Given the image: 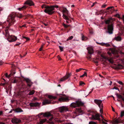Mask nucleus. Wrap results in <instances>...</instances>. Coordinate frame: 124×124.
I'll use <instances>...</instances> for the list:
<instances>
[{
	"label": "nucleus",
	"instance_id": "obj_38",
	"mask_svg": "<svg viewBox=\"0 0 124 124\" xmlns=\"http://www.w3.org/2000/svg\"><path fill=\"white\" fill-rule=\"evenodd\" d=\"M73 38V37L72 36H71L70 37H69L67 40V41H68L72 39Z\"/></svg>",
	"mask_w": 124,
	"mask_h": 124
},
{
	"label": "nucleus",
	"instance_id": "obj_27",
	"mask_svg": "<svg viewBox=\"0 0 124 124\" xmlns=\"http://www.w3.org/2000/svg\"><path fill=\"white\" fill-rule=\"evenodd\" d=\"M54 118L53 117H52L51 118L49 119V121L48 122V123H51V124H53L54 123V122L53 121H52V120L54 119Z\"/></svg>",
	"mask_w": 124,
	"mask_h": 124
},
{
	"label": "nucleus",
	"instance_id": "obj_42",
	"mask_svg": "<svg viewBox=\"0 0 124 124\" xmlns=\"http://www.w3.org/2000/svg\"><path fill=\"white\" fill-rule=\"evenodd\" d=\"M117 82L119 84L122 85H123V83L121 81H117Z\"/></svg>",
	"mask_w": 124,
	"mask_h": 124
},
{
	"label": "nucleus",
	"instance_id": "obj_19",
	"mask_svg": "<svg viewBox=\"0 0 124 124\" xmlns=\"http://www.w3.org/2000/svg\"><path fill=\"white\" fill-rule=\"evenodd\" d=\"M46 120V119H40L39 120V121L37 123V124H43Z\"/></svg>",
	"mask_w": 124,
	"mask_h": 124
},
{
	"label": "nucleus",
	"instance_id": "obj_61",
	"mask_svg": "<svg viewBox=\"0 0 124 124\" xmlns=\"http://www.w3.org/2000/svg\"><path fill=\"white\" fill-rule=\"evenodd\" d=\"M112 111H114V112L115 111V110H114V108H113V107H112Z\"/></svg>",
	"mask_w": 124,
	"mask_h": 124
},
{
	"label": "nucleus",
	"instance_id": "obj_44",
	"mask_svg": "<svg viewBox=\"0 0 124 124\" xmlns=\"http://www.w3.org/2000/svg\"><path fill=\"white\" fill-rule=\"evenodd\" d=\"M47 7V6H46L45 5H43L41 7H42V8H45V9H46Z\"/></svg>",
	"mask_w": 124,
	"mask_h": 124
},
{
	"label": "nucleus",
	"instance_id": "obj_28",
	"mask_svg": "<svg viewBox=\"0 0 124 124\" xmlns=\"http://www.w3.org/2000/svg\"><path fill=\"white\" fill-rule=\"evenodd\" d=\"M26 8V7L25 6H24L21 8H18V9L19 11H21L23 9Z\"/></svg>",
	"mask_w": 124,
	"mask_h": 124
},
{
	"label": "nucleus",
	"instance_id": "obj_15",
	"mask_svg": "<svg viewBox=\"0 0 124 124\" xmlns=\"http://www.w3.org/2000/svg\"><path fill=\"white\" fill-rule=\"evenodd\" d=\"M87 49L88 51V53L90 54H93V48L91 46H89L87 48Z\"/></svg>",
	"mask_w": 124,
	"mask_h": 124
},
{
	"label": "nucleus",
	"instance_id": "obj_5",
	"mask_svg": "<svg viewBox=\"0 0 124 124\" xmlns=\"http://www.w3.org/2000/svg\"><path fill=\"white\" fill-rule=\"evenodd\" d=\"M100 116L103 118V116L101 115H99L97 113L95 115H92L91 118L93 120H100Z\"/></svg>",
	"mask_w": 124,
	"mask_h": 124
},
{
	"label": "nucleus",
	"instance_id": "obj_52",
	"mask_svg": "<svg viewBox=\"0 0 124 124\" xmlns=\"http://www.w3.org/2000/svg\"><path fill=\"white\" fill-rule=\"evenodd\" d=\"M113 89H115L116 90H118V91H119V90L118 88L116 87H114Z\"/></svg>",
	"mask_w": 124,
	"mask_h": 124
},
{
	"label": "nucleus",
	"instance_id": "obj_54",
	"mask_svg": "<svg viewBox=\"0 0 124 124\" xmlns=\"http://www.w3.org/2000/svg\"><path fill=\"white\" fill-rule=\"evenodd\" d=\"M113 7H108V8H106V9L107 10L109 9H110V8H112Z\"/></svg>",
	"mask_w": 124,
	"mask_h": 124
},
{
	"label": "nucleus",
	"instance_id": "obj_35",
	"mask_svg": "<svg viewBox=\"0 0 124 124\" xmlns=\"http://www.w3.org/2000/svg\"><path fill=\"white\" fill-rule=\"evenodd\" d=\"M124 116V110L121 111V112L120 116L122 117Z\"/></svg>",
	"mask_w": 124,
	"mask_h": 124
},
{
	"label": "nucleus",
	"instance_id": "obj_11",
	"mask_svg": "<svg viewBox=\"0 0 124 124\" xmlns=\"http://www.w3.org/2000/svg\"><path fill=\"white\" fill-rule=\"evenodd\" d=\"M24 80L27 83L28 86L30 87L32 85L33 83L31 82V80L29 78H25Z\"/></svg>",
	"mask_w": 124,
	"mask_h": 124
},
{
	"label": "nucleus",
	"instance_id": "obj_59",
	"mask_svg": "<svg viewBox=\"0 0 124 124\" xmlns=\"http://www.w3.org/2000/svg\"><path fill=\"white\" fill-rule=\"evenodd\" d=\"M2 63H3V62H2V61H0V65H2Z\"/></svg>",
	"mask_w": 124,
	"mask_h": 124
},
{
	"label": "nucleus",
	"instance_id": "obj_30",
	"mask_svg": "<svg viewBox=\"0 0 124 124\" xmlns=\"http://www.w3.org/2000/svg\"><path fill=\"white\" fill-rule=\"evenodd\" d=\"M35 92V91L34 90H32L29 93V95H31L33 94Z\"/></svg>",
	"mask_w": 124,
	"mask_h": 124
},
{
	"label": "nucleus",
	"instance_id": "obj_26",
	"mask_svg": "<svg viewBox=\"0 0 124 124\" xmlns=\"http://www.w3.org/2000/svg\"><path fill=\"white\" fill-rule=\"evenodd\" d=\"M100 110V112L101 114H102L103 113V104H102L101 106V107L100 108H99Z\"/></svg>",
	"mask_w": 124,
	"mask_h": 124
},
{
	"label": "nucleus",
	"instance_id": "obj_20",
	"mask_svg": "<svg viewBox=\"0 0 124 124\" xmlns=\"http://www.w3.org/2000/svg\"><path fill=\"white\" fill-rule=\"evenodd\" d=\"M40 104L38 102L35 103H30V105L31 107H38L39 106Z\"/></svg>",
	"mask_w": 124,
	"mask_h": 124
},
{
	"label": "nucleus",
	"instance_id": "obj_41",
	"mask_svg": "<svg viewBox=\"0 0 124 124\" xmlns=\"http://www.w3.org/2000/svg\"><path fill=\"white\" fill-rule=\"evenodd\" d=\"M18 17L20 18L22 17L23 16L22 15V14H19L18 15Z\"/></svg>",
	"mask_w": 124,
	"mask_h": 124
},
{
	"label": "nucleus",
	"instance_id": "obj_47",
	"mask_svg": "<svg viewBox=\"0 0 124 124\" xmlns=\"http://www.w3.org/2000/svg\"><path fill=\"white\" fill-rule=\"evenodd\" d=\"M63 25L66 28H67L69 26V25H66V24L64 23L63 24Z\"/></svg>",
	"mask_w": 124,
	"mask_h": 124
},
{
	"label": "nucleus",
	"instance_id": "obj_4",
	"mask_svg": "<svg viewBox=\"0 0 124 124\" xmlns=\"http://www.w3.org/2000/svg\"><path fill=\"white\" fill-rule=\"evenodd\" d=\"M84 103L82 102L81 101L78 100L75 102L72 103L71 104V106L74 108H75L82 105Z\"/></svg>",
	"mask_w": 124,
	"mask_h": 124
},
{
	"label": "nucleus",
	"instance_id": "obj_25",
	"mask_svg": "<svg viewBox=\"0 0 124 124\" xmlns=\"http://www.w3.org/2000/svg\"><path fill=\"white\" fill-rule=\"evenodd\" d=\"M16 111L18 113L23 112L22 110L20 108H18L16 109Z\"/></svg>",
	"mask_w": 124,
	"mask_h": 124
},
{
	"label": "nucleus",
	"instance_id": "obj_60",
	"mask_svg": "<svg viewBox=\"0 0 124 124\" xmlns=\"http://www.w3.org/2000/svg\"><path fill=\"white\" fill-rule=\"evenodd\" d=\"M25 25H23L22 26H21L20 27L21 28H22V27H25Z\"/></svg>",
	"mask_w": 124,
	"mask_h": 124
},
{
	"label": "nucleus",
	"instance_id": "obj_3",
	"mask_svg": "<svg viewBox=\"0 0 124 124\" xmlns=\"http://www.w3.org/2000/svg\"><path fill=\"white\" fill-rule=\"evenodd\" d=\"M62 9L61 12L63 13V19L67 20H69L68 17L64 14H66V15H68V11L66 8H63Z\"/></svg>",
	"mask_w": 124,
	"mask_h": 124
},
{
	"label": "nucleus",
	"instance_id": "obj_39",
	"mask_svg": "<svg viewBox=\"0 0 124 124\" xmlns=\"http://www.w3.org/2000/svg\"><path fill=\"white\" fill-rule=\"evenodd\" d=\"M59 48L60 50L61 51H63V47H62L61 46H59Z\"/></svg>",
	"mask_w": 124,
	"mask_h": 124
},
{
	"label": "nucleus",
	"instance_id": "obj_34",
	"mask_svg": "<svg viewBox=\"0 0 124 124\" xmlns=\"http://www.w3.org/2000/svg\"><path fill=\"white\" fill-rule=\"evenodd\" d=\"M116 95L118 98L119 99H121L122 98L123 96L117 94H116Z\"/></svg>",
	"mask_w": 124,
	"mask_h": 124
},
{
	"label": "nucleus",
	"instance_id": "obj_56",
	"mask_svg": "<svg viewBox=\"0 0 124 124\" xmlns=\"http://www.w3.org/2000/svg\"><path fill=\"white\" fill-rule=\"evenodd\" d=\"M57 58L59 60H61V58L59 55H58L57 56Z\"/></svg>",
	"mask_w": 124,
	"mask_h": 124
},
{
	"label": "nucleus",
	"instance_id": "obj_17",
	"mask_svg": "<svg viewBox=\"0 0 124 124\" xmlns=\"http://www.w3.org/2000/svg\"><path fill=\"white\" fill-rule=\"evenodd\" d=\"M102 57L103 59H106L108 60L110 63H114V61L112 58H110L109 59L107 57L104 56H102Z\"/></svg>",
	"mask_w": 124,
	"mask_h": 124
},
{
	"label": "nucleus",
	"instance_id": "obj_51",
	"mask_svg": "<svg viewBox=\"0 0 124 124\" xmlns=\"http://www.w3.org/2000/svg\"><path fill=\"white\" fill-rule=\"evenodd\" d=\"M86 38V37H84L83 35L82 37V40H84L85 39V38Z\"/></svg>",
	"mask_w": 124,
	"mask_h": 124
},
{
	"label": "nucleus",
	"instance_id": "obj_36",
	"mask_svg": "<svg viewBox=\"0 0 124 124\" xmlns=\"http://www.w3.org/2000/svg\"><path fill=\"white\" fill-rule=\"evenodd\" d=\"M87 75V74L86 72H84V74H83L81 76H80V77H82L84 76H86Z\"/></svg>",
	"mask_w": 124,
	"mask_h": 124
},
{
	"label": "nucleus",
	"instance_id": "obj_55",
	"mask_svg": "<svg viewBox=\"0 0 124 124\" xmlns=\"http://www.w3.org/2000/svg\"><path fill=\"white\" fill-rule=\"evenodd\" d=\"M93 91V90H92V91L90 92H89L88 93L87 92V94H86L85 95H87V96L88 94H89L90 93H91Z\"/></svg>",
	"mask_w": 124,
	"mask_h": 124
},
{
	"label": "nucleus",
	"instance_id": "obj_57",
	"mask_svg": "<svg viewBox=\"0 0 124 124\" xmlns=\"http://www.w3.org/2000/svg\"><path fill=\"white\" fill-rule=\"evenodd\" d=\"M17 81L16 80H14L13 81V83H16Z\"/></svg>",
	"mask_w": 124,
	"mask_h": 124
},
{
	"label": "nucleus",
	"instance_id": "obj_2",
	"mask_svg": "<svg viewBox=\"0 0 124 124\" xmlns=\"http://www.w3.org/2000/svg\"><path fill=\"white\" fill-rule=\"evenodd\" d=\"M54 8L52 7V6L50 7L47 6L44 10V11L49 15H51L54 13Z\"/></svg>",
	"mask_w": 124,
	"mask_h": 124
},
{
	"label": "nucleus",
	"instance_id": "obj_22",
	"mask_svg": "<svg viewBox=\"0 0 124 124\" xmlns=\"http://www.w3.org/2000/svg\"><path fill=\"white\" fill-rule=\"evenodd\" d=\"M113 19L112 18H111L108 19L107 20H105V23L106 24H109L110 23H111V20H112Z\"/></svg>",
	"mask_w": 124,
	"mask_h": 124
},
{
	"label": "nucleus",
	"instance_id": "obj_43",
	"mask_svg": "<svg viewBox=\"0 0 124 124\" xmlns=\"http://www.w3.org/2000/svg\"><path fill=\"white\" fill-rule=\"evenodd\" d=\"M45 44H43V45H42L41 46V47L39 48V51H41L42 50V48L43 47V46H44V45Z\"/></svg>",
	"mask_w": 124,
	"mask_h": 124
},
{
	"label": "nucleus",
	"instance_id": "obj_45",
	"mask_svg": "<svg viewBox=\"0 0 124 124\" xmlns=\"http://www.w3.org/2000/svg\"><path fill=\"white\" fill-rule=\"evenodd\" d=\"M115 16H116V17H117L118 18H120V16H119V15L118 14H116L115 15Z\"/></svg>",
	"mask_w": 124,
	"mask_h": 124
},
{
	"label": "nucleus",
	"instance_id": "obj_13",
	"mask_svg": "<svg viewBox=\"0 0 124 124\" xmlns=\"http://www.w3.org/2000/svg\"><path fill=\"white\" fill-rule=\"evenodd\" d=\"M70 73H68L64 77L62 78L60 80V81H65L66 79L68 78L70 76Z\"/></svg>",
	"mask_w": 124,
	"mask_h": 124
},
{
	"label": "nucleus",
	"instance_id": "obj_16",
	"mask_svg": "<svg viewBox=\"0 0 124 124\" xmlns=\"http://www.w3.org/2000/svg\"><path fill=\"white\" fill-rule=\"evenodd\" d=\"M121 120L119 118L114 120L112 122V124H117L121 122Z\"/></svg>",
	"mask_w": 124,
	"mask_h": 124
},
{
	"label": "nucleus",
	"instance_id": "obj_18",
	"mask_svg": "<svg viewBox=\"0 0 124 124\" xmlns=\"http://www.w3.org/2000/svg\"><path fill=\"white\" fill-rule=\"evenodd\" d=\"M24 4H27L29 6H31L34 5L32 1L30 0H28L25 2Z\"/></svg>",
	"mask_w": 124,
	"mask_h": 124
},
{
	"label": "nucleus",
	"instance_id": "obj_1",
	"mask_svg": "<svg viewBox=\"0 0 124 124\" xmlns=\"http://www.w3.org/2000/svg\"><path fill=\"white\" fill-rule=\"evenodd\" d=\"M16 16V15L15 13H13L10 14L8 17L7 21L9 22V24L11 25L14 23L15 18Z\"/></svg>",
	"mask_w": 124,
	"mask_h": 124
},
{
	"label": "nucleus",
	"instance_id": "obj_37",
	"mask_svg": "<svg viewBox=\"0 0 124 124\" xmlns=\"http://www.w3.org/2000/svg\"><path fill=\"white\" fill-rule=\"evenodd\" d=\"M96 43L98 44H100L102 46H105V43H99L97 42H96Z\"/></svg>",
	"mask_w": 124,
	"mask_h": 124
},
{
	"label": "nucleus",
	"instance_id": "obj_24",
	"mask_svg": "<svg viewBox=\"0 0 124 124\" xmlns=\"http://www.w3.org/2000/svg\"><path fill=\"white\" fill-rule=\"evenodd\" d=\"M48 98L50 99H55L56 98V97L55 96H53L51 95H49L48 96Z\"/></svg>",
	"mask_w": 124,
	"mask_h": 124
},
{
	"label": "nucleus",
	"instance_id": "obj_9",
	"mask_svg": "<svg viewBox=\"0 0 124 124\" xmlns=\"http://www.w3.org/2000/svg\"><path fill=\"white\" fill-rule=\"evenodd\" d=\"M59 110L61 112H64L68 111L67 107L65 106H62L59 108Z\"/></svg>",
	"mask_w": 124,
	"mask_h": 124
},
{
	"label": "nucleus",
	"instance_id": "obj_53",
	"mask_svg": "<svg viewBox=\"0 0 124 124\" xmlns=\"http://www.w3.org/2000/svg\"><path fill=\"white\" fill-rule=\"evenodd\" d=\"M107 46H110V45L108 43H105V45Z\"/></svg>",
	"mask_w": 124,
	"mask_h": 124
},
{
	"label": "nucleus",
	"instance_id": "obj_62",
	"mask_svg": "<svg viewBox=\"0 0 124 124\" xmlns=\"http://www.w3.org/2000/svg\"><path fill=\"white\" fill-rule=\"evenodd\" d=\"M108 54L110 55L111 54L109 52H108Z\"/></svg>",
	"mask_w": 124,
	"mask_h": 124
},
{
	"label": "nucleus",
	"instance_id": "obj_48",
	"mask_svg": "<svg viewBox=\"0 0 124 124\" xmlns=\"http://www.w3.org/2000/svg\"><path fill=\"white\" fill-rule=\"evenodd\" d=\"M52 7H53L54 9V8H57L58 7V6L57 5H54L52 6Z\"/></svg>",
	"mask_w": 124,
	"mask_h": 124
},
{
	"label": "nucleus",
	"instance_id": "obj_12",
	"mask_svg": "<svg viewBox=\"0 0 124 124\" xmlns=\"http://www.w3.org/2000/svg\"><path fill=\"white\" fill-rule=\"evenodd\" d=\"M94 102L95 103L98 105L99 108H100L102 104H103L102 103V101L100 100L95 99L94 100Z\"/></svg>",
	"mask_w": 124,
	"mask_h": 124
},
{
	"label": "nucleus",
	"instance_id": "obj_40",
	"mask_svg": "<svg viewBox=\"0 0 124 124\" xmlns=\"http://www.w3.org/2000/svg\"><path fill=\"white\" fill-rule=\"evenodd\" d=\"M83 69L82 68H80L79 69H77L76 70V72H78L80 71L81 70H83Z\"/></svg>",
	"mask_w": 124,
	"mask_h": 124
},
{
	"label": "nucleus",
	"instance_id": "obj_50",
	"mask_svg": "<svg viewBox=\"0 0 124 124\" xmlns=\"http://www.w3.org/2000/svg\"><path fill=\"white\" fill-rule=\"evenodd\" d=\"M106 6H107L106 5L103 4L102 6L101 7L102 8H105L106 7Z\"/></svg>",
	"mask_w": 124,
	"mask_h": 124
},
{
	"label": "nucleus",
	"instance_id": "obj_7",
	"mask_svg": "<svg viewBox=\"0 0 124 124\" xmlns=\"http://www.w3.org/2000/svg\"><path fill=\"white\" fill-rule=\"evenodd\" d=\"M8 38L9 39H10V40H8L10 42L15 41L17 39L16 37L13 35L9 36V37H8Z\"/></svg>",
	"mask_w": 124,
	"mask_h": 124
},
{
	"label": "nucleus",
	"instance_id": "obj_63",
	"mask_svg": "<svg viewBox=\"0 0 124 124\" xmlns=\"http://www.w3.org/2000/svg\"><path fill=\"white\" fill-rule=\"evenodd\" d=\"M87 93L86 92H85V93H84L85 95V96L86 97L87 96V95H85L87 94V93Z\"/></svg>",
	"mask_w": 124,
	"mask_h": 124
},
{
	"label": "nucleus",
	"instance_id": "obj_64",
	"mask_svg": "<svg viewBox=\"0 0 124 124\" xmlns=\"http://www.w3.org/2000/svg\"><path fill=\"white\" fill-rule=\"evenodd\" d=\"M3 113V112L2 111H0V115H1Z\"/></svg>",
	"mask_w": 124,
	"mask_h": 124
},
{
	"label": "nucleus",
	"instance_id": "obj_14",
	"mask_svg": "<svg viewBox=\"0 0 124 124\" xmlns=\"http://www.w3.org/2000/svg\"><path fill=\"white\" fill-rule=\"evenodd\" d=\"M59 101H68V98L65 96H62L59 98L58 100Z\"/></svg>",
	"mask_w": 124,
	"mask_h": 124
},
{
	"label": "nucleus",
	"instance_id": "obj_33",
	"mask_svg": "<svg viewBox=\"0 0 124 124\" xmlns=\"http://www.w3.org/2000/svg\"><path fill=\"white\" fill-rule=\"evenodd\" d=\"M76 111L80 113H81L82 112L81 109L79 108H76Z\"/></svg>",
	"mask_w": 124,
	"mask_h": 124
},
{
	"label": "nucleus",
	"instance_id": "obj_31",
	"mask_svg": "<svg viewBox=\"0 0 124 124\" xmlns=\"http://www.w3.org/2000/svg\"><path fill=\"white\" fill-rule=\"evenodd\" d=\"M117 68L118 69H122L123 68V66L121 64H119L117 66Z\"/></svg>",
	"mask_w": 124,
	"mask_h": 124
},
{
	"label": "nucleus",
	"instance_id": "obj_29",
	"mask_svg": "<svg viewBox=\"0 0 124 124\" xmlns=\"http://www.w3.org/2000/svg\"><path fill=\"white\" fill-rule=\"evenodd\" d=\"M13 74L12 73H11L9 75H8V74L7 73H6L5 74V76L6 77H8V78H9L11 76L13 75Z\"/></svg>",
	"mask_w": 124,
	"mask_h": 124
},
{
	"label": "nucleus",
	"instance_id": "obj_8",
	"mask_svg": "<svg viewBox=\"0 0 124 124\" xmlns=\"http://www.w3.org/2000/svg\"><path fill=\"white\" fill-rule=\"evenodd\" d=\"M12 122L14 124H17L20 123L21 120L19 118H13L12 120Z\"/></svg>",
	"mask_w": 124,
	"mask_h": 124
},
{
	"label": "nucleus",
	"instance_id": "obj_46",
	"mask_svg": "<svg viewBox=\"0 0 124 124\" xmlns=\"http://www.w3.org/2000/svg\"><path fill=\"white\" fill-rule=\"evenodd\" d=\"M102 118V121L103 123L104 124H107V123L103 121V120H104L105 121H106V120L103 118V117Z\"/></svg>",
	"mask_w": 124,
	"mask_h": 124
},
{
	"label": "nucleus",
	"instance_id": "obj_23",
	"mask_svg": "<svg viewBox=\"0 0 124 124\" xmlns=\"http://www.w3.org/2000/svg\"><path fill=\"white\" fill-rule=\"evenodd\" d=\"M115 39L116 41H120L121 40V39L120 36H118L116 37L115 38Z\"/></svg>",
	"mask_w": 124,
	"mask_h": 124
},
{
	"label": "nucleus",
	"instance_id": "obj_58",
	"mask_svg": "<svg viewBox=\"0 0 124 124\" xmlns=\"http://www.w3.org/2000/svg\"><path fill=\"white\" fill-rule=\"evenodd\" d=\"M97 3L96 2H95L94 3H93V5L91 6V7H93V6L95 4Z\"/></svg>",
	"mask_w": 124,
	"mask_h": 124
},
{
	"label": "nucleus",
	"instance_id": "obj_49",
	"mask_svg": "<svg viewBox=\"0 0 124 124\" xmlns=\"http://www.w3.org/2000/svg\"><path fill=\"white\" fill-rule=\"evenodd\" d=\"M83 84H85V83L81 81L80 82V85H82Z\"/></svg>",
	"mask_w": 124,
	"mask_h": 124
},
{
	"label": "nucleus",
	"instance_id": "obj_32",
	"mask_svg": "<svg viewBox=\"0 0 124 124\" xmlns=\"http://www.w3.org/2000/svg\"><path fill=\"white\" fill-rule=\"evenodd\" d=\"M5 32L6 34V36H7L8 37H9V36H10L9 35V34L8 33V29H7L5 30Z\"/></svg>",
	"mask_w": 124,
	"mask_h": 124
},
{
	"label": "nucleus",
	"instance_id": "obj_6",
	"mask_svg": "<svg viewBox=\"0 0 124 124\" xmlns=\"http://www.w3.org/2000/svg\"><path fill=\"white\" fill-rule=\"evenodd\" d=\"M43 114V116L44 117H48L50 116H51L52 115V114H51L50 112H47L44 113H40L37 115V116H38L39 118H40V116Z\"/></svg>",
	"mask_w": 124,
	"mask_h": 124
},
{
	"label": "nucleus",
	"instance_id": "obj_21",
	"mask_svg": "<svg viewBox=\"0 0 124 124\" xmlns=\"http://www.w3.org/2000/svg\"><path fill=\"white\" fill-rule=\"evenodd\" d=\"M51 101L50 100H48L47 99L44 100L43 102V105H46L51 103Z\"/></svg>",
	"mask_w": 124,
	"mask_h": 124
},
{
	"label": "nucleus",
	"instance_id": "obj_10",
	"mask_svg": "<svg viewBox=\"0 0 124 124\" xmlns=\"http://www.w3.org/2000/svg\"><path fill=\"white\" fill-rule=\"evenodd\" d=\"M108 33L110 34L112 33L113 30V27L112 24L108 25Z\"/></svg>",
	"mask_w": 124,
	"mask_h": 124
}]
</instances>
